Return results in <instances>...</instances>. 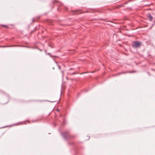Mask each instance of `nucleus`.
Returning a JSON list of instances; mask_svg holds the SVG:
<instances>
[{"instance_id":"19","label":"nucleus","mask_w":155,"mask_h":155,"mask_svg":"<svg viewBox=\"0 0 155 155\" xmlns=\"http://www.w3.org/2000/svg\"><path fill=\"white\" fill-rule=\"evenodd\" d=\"M128 72L129 73H132V71H130Z\"/></svg>"},{"instance_id":"9","label":"nucleus","mask_w":155,"mask_h":155,"mask_svg":"<svg viewBox=\"0 0 155 155\" xmlns=\"http://www.w3.org/2000/svg\"><path fill=\"white\" fill-rule=\"evenodd\" d=\"M79 10H74V11H72L73 12H74V13H73V15H77L78 14L77 13H76L78 11H79Z\"/></svg>"},{"instance_id":"10","label":"nucleus","mask_w":155,"mask_h":155,"mask_svg":"<svg viewBox=\"0 0 155 155\" xmlns=\"http://www.w3.org/2000/svg\"><path fill=\"white\" fill-rule=\"evenodd\" d=\"M120 8L119 6V5L116 6L114 7L113 8L114 9H118L119 8Z\"/></svg>"},{"instance_id":"7","label":"nucleus","mask_w":155,"mask_h":155,"mask_svg":"<svg viewBox=\"0 0 155 155\" xmlns=\"http://www.w3.org/2000/svg\"><path fill=\"white\" fill-rule=\"evenodd\" d=\"M127 72H120V73H118L117 74H116V75H120V74H122L126 73Z\"/></svg>"},{"instance_id":"11","label":"nucleus","mask_w":155,"mask_h":155,"mask_svg":"<svg viewBox=\"0 0 155 155\" xmlns=\"http://www.w3.org/2000/svg\"><path fill=\"white\" fill-rule=\"evenodd\" d=\"M76 73L75 72H74L72 73H68V74H70V75H73V74H76Z\"/></svg>"},{"instance_id":"3","label":"nucleus","mask_w":155,"mask_h":155,"mask_svg":"<svg viewBox=\"0 0 155 155\" xmlns=\"http://www.w3.org/2000/svg\"><path fill=\"white\" fill-rule=\"evenodd\" d=\"M25 47L23 45H7V46H0V47L5 48V47Z\"/></svg>"},{"instance_id":"20","label":"nucleus","mask_w":155,"mask_h":155,"mask_svg":"<svg viewBox=\"0 0 155 155\" xmlns=\"http://www.w3.org/2000/svg\"><path fill=\"white\" fill-rule=\"evenodd\" d=\"M151 4H150L147 5H148V6H150V5Z\"/></svg>"},{"instance_id":"21","label":"nucleus","mask_w":155,"mask_h":155,"mask_svg":"<svg viewBox=\"0 0 155 155\" xmlns=\"http://www.w3.org/2000/svg\"><path fill=\"white\" fill-rule=\"evenodd\" d=\"M10 127L9 126H5L6 127Z\"/></svg>"},{"instance_id":"14","label":"nucleus","mask_w":155,"mask_h":155,"mask_svg":"<svg viewBox=\"0 0 155 155\" xmlns=\"http://www.w3.org/2000/svg\"><path fill=\"white\" fill-rule=\"evenodd\" d=\"M34 31H35V30L31 31L30 33V34H31L33 33L34 32Z\"/></svg>"},{"instance_id":"8","label":"nucleus","mask_w":155,"mask_h":155,"mask_svg":"<svg viewBox=\"0 0 155 155\" xmlns=\"http://www.w3.org/2000/svg\"><path fill=\"white\" fill-rule=\"evenodd\" d=\"M1 26L2 27H3L4 28H8L9 27L6 25H2Z\"/></svg>"},{"instance_id":"5","label":"nucleus","mask_w":155,"mask_h":155,"mask_svg":"<svg viewBox=\"0 0 155 155\" xmlns=\"http://www.w3.org/2000/svg\"><path fill=\"white\" fill-rule=\"evenodd\" d=\"M147 17L148 18V19L150 21H152L153 20V18L150 13L147 14Z\"/></svg>"},{"instance_id":"15","label":"nucleus","mask_w":155,"mask_h":155,"mask_svg":"<svg viewBox=\"0 0 155 155\" xmlns=\"http://www.w3.org/2000/svg\"><path fill=\"white\" fill-rule=\"evenodd\" d=\"M74 70V69H73V68H70V69H69V70Z\"/></svg>"},{"instance_id":"13","label":"nucleus","mask_w":155,"mask_h":155,"mask_svg":"<svg viewBox=\"0 0 155 155\" xmlns=\"http://www.w3.org/2000/svg\"><path fill=\"white\" fill-rule=\"evenodd\" d=\"M58 68L59 70L61 69V66H60L58 65Z\"/></svg>"},{"instance_id":"4","label":"nucleus","mask_w":155,"mask_h":155,"mask_svg":"<svg viewBox=\"0 0 155 155\" xmlns=\"http://www.w3.org/2000/svg\"><path fill=\"white\" fill-rule=\"evenodd\" d=\"M77 136L75 134H70L69 137H68V140L74 139L76 138Z\"/></svg>"},{"instance_id":"18","label":"nucleus","mask_w":155,"mask_h":155,"mask_svg":"<svg viewBox=\"0 0 155 155\" xmlns=\"http://www.w3.org/2000/svg\"><path fill=\"white\" fill-rule=\"evenodd\" d=\"M69 144L70 145H73V143H69Z\"/></svg>"},{"instance_id":"2","label":"nucleus","mask_w":155,"mask_h":155,"mask_svg":"<svg viewBox=\"0 0 155 155\" xmlns=\"http://www.w3.org/2000/svg\"><path fill=\"white\" fill-rule=\"evenodd\" d=\"M133 42V44L131 45V46L133 48H138L141 45V42L139 41H134Z\"/></svg>"},{"instance_id":"23","label":"nucleus","mask_w":155,"mask_h":155,"mask_svg":"<svg viewBox=\"0 0 155 155\" xmlns=\"http://www.w3.org/2000/svg\"><path fill=\"white\" fill-rule=\"evenodd\" d=\"M54 2H53V4H54Z\"/></svg>"},{"instance_id":"22","label":"nucleus","mask_w":155,"mask_h":155,"mask_svg":"<svg viewBox=\"0 0 155 155\" xmlns=\"http://www.w3.org/2000/svg\"><path fill=\"white\" fill-rule=\"evenodd\" d=\"M50 47L51 48H52V46H51L50 45H49Z\"/></svg>"},{"instance_id":"12","label":"nucleus","mask_w":155,"mask_h":155,"mask_svg":"<svg viewBox=\"0 0 155 155\" xmlns=\"http://www.w3.org/2000/svg\"><path fill=\"white\" fill-rule=\"evenodd\" d=\"M35 21H36V20H35L34 18H33L32 19V23H34L35 22Z\"/></svg>"},{"instance_id":"6","label":"nucleus","mask_w":155,"mask_h":155,"mask_svg":"<svg viewBox=\"0 0 155 155\" xmlns=\"http://www.w3.org/2000/svg\"><path fill=\"white\" fill-rule=\"evenodd\" d=\"M45 52H46V53L47 54L49 55L50 57L52 58V57H57V56H52L50 53H48V54L47 53V51L46 50H45Z\"/></svg>"},{"instance_id":"1","label":"nucleus","mask_w":155,"mask_h":155,"mask_svg":"<svg viewBox=\"0 0 155 155\" xmlns=\"http://www.w3.org/2000/svg\"><path fill=\"white\" fill-rule=\"evenodd\" d=\"M61 135L65 140H68L69 137L70 133L68 131H66L61 134Z\"/></svg>"},{"instance_id":"17","label":"nucleus","mask_w":155,"mask_h":155,"mask_svg":"<svg viewBox=\"0 0 155 155\" xmlns=\"http://www.w3.org/2000/svg\"><path fill=\"white\" fill-rule=\"evenodd\" d=\"M132 73H134L136 72V71H132Z\"/></svg>"},{"instance_id":"16","label":"nucleus","mask_w":155,"mask_h":155,"mask_svg":"<svg viewBox=\"0 0 155 155\" xmlns=\"http://www.w3.org/2000/svg\"><path fill=\"white\" fill-rule=\"evenodd\" d=\"M61 72L62 73L63 76L64 75V71H61Z\"/></svg>"}]
</instances>
